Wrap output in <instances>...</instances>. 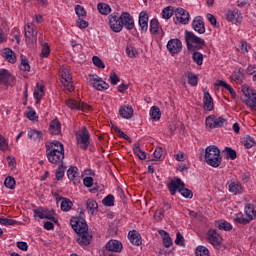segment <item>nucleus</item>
Listing matches in <instances>:
<instances>
[{
	"instance_id": "obj_18",
	"label": "nucleus",
	"mask_w": 256,
	"mask_h": 256,
	"mask_svg": "<svg viewBox=\"0 0 256 256\" xmlns=\"http://www.w3.org/2000/svg\"><path fill=\"white\" fill-rule=\"evenodd\" d=\"M77 171H79V169L75 166L70 167L67 171L68 179L73 181L74 185H79V183H81V179L79 178V173H77Z\"/></svg>"
},
{
	"instance_id": "obj_24",
	"label": "nucleus",
	"mask_w": 256,
	"mask_h": 256,
	"mask_svg": "<svg viewBox=\"0 0 256 256\" xmlns=\"http://www.w3.org/2000/svg\"><path fill=\"white\" fill-rule=\"evenodd\" d=\"M203 101H204L203 109L205 111H213V107H214L213 98L211 97V94H209V92L204 93Z\"/></svg>"
},
{
	"instance_id": "obj_38",
	"label": "nucleus",
	"mask_w": 256,
	"mask_h": 256,
	"mask_svg": "<svg viewBox=\"0 0 256 256\" xmlns=\"http://www.w3.org/2000/svg\"><path fill=\"white\" fill-rule=\"evenodd\" d=\"M188 77V83L192 87H197V83H199V78H197V75L193 74V72H187Z\"/></svg>"
},
{
	"instance_id": "obj_26",
	"label": "nucleus",
	"mask_w": 256,
	"mask_h": 256,
	"mask_svg": "<svg viewBox=\"0 0 256 256\" xmlns=\"http://www.w3.org/2000/svg\"><path fill=\"white\" fill-rule=\"evenodd\" d=\"M133 151L135 155H137V157L140 159V161H145V159H147V154H145V151L141 150L140 143L134 144Z\"/></svg>"
},
{
	"instance_id": "obj_49",
	"label": "nucleus",
	"mask_w": 256,
	"mask_h": 256,
	"mask_svg": "<svg viewBox=\"0 0 256 256\" xmlns=\"http://www.w3.org/2000/svg\"><path fill=\"white\" fill-rule=\"evenodd\" d=\"M27 109H28V112L26 113L27 119H29L30 121H37V119H39V117H37V112H35L33 108H31V106H28Z\"/></svg>"
},
{
	"instance_id": "obj_45",
	"label": "nucleus",
	"mask_w": 256,
	"mask_h": 256,
	"mask_svg": "<svg viewBox=\"0 0 256 256\" xmlns=\"http://www.w3.org/2000/svg\"><path fill=\"white\" fill-rule=\"evenodd\" d=\"M173 6H168L162 11L163 19H171L173 17Z\"/></svg>"
},
{
	"instance_id": "obj_36",
	"label": "nucleus",
	"mask_w": 256,
	"mask_h": 256,
	"mask_svg": "<svg viewBox=\"0 0 256 256\" xmlns=\"http://www.w3.org/2000/svg\"><path fill=\"white\" fill-rule=\"evenodd\" d=\"M37 88L38 89L34 90V97L36 99V103H39L43 95H45V87L37 85Z\"/></svg>"
},
{
	"instance_id": "obj_48",
	"label": "nucleus",
	"mask_w": 256,
	"mask_h": 256,
	"mask_svg": "<svg viewBox=\"0 0 256 256\" xmlns=\"http://www.w3.org/2000/svg\"><path fill=\"white\" fill-rule=\"evenodd\" d=\"M237 17H239V11L238 10H229L226 13V19L227 21H235V19H237Z\"/></svg>"
},
{
	"instance_id": "obj_17",
	"label": "nucleus",
	"mask_w": 256,
	"mask_h": 256,
	"mask_svg": "<svg viewBox=\"0 0 256 256\" xmlns=\"http://www.w3.org/2000/svg\"><path fill=\"white\" fill-rule=\"evenodd\" d=\"M139 27L142 33H147V29H149V14L145 11L139 14Z\"/></svg>"
},
{
	"instance_id": "obj_9",
	"label": "nucleus",
	"mask_w": 256,
	"mask_h": 256,
	"mask_svg": "<svg viewBox=\"0 0 256 256\" xmlns=\"http://www.w3.org/2000/svg\"><path fill=\"white\" fill-rule=\"evenodd\" d=\"M226 121L223 116L217 118L216 115H210L206 118V126L209 127V129H217L223 127Z\"/></svg>"
},
{
	"instance_id": "obj_27",
	"label": "nucleus",
	"mask_w": 256,
	"mask_h": 256,
	"mask_svg": "<svg viewBox=\"0 0 256 256\" xmlns=\"http://www.w3.org/2000/svg\"><path fill=\"white\" fill-rule=\"evenodd\" d=\"M215 85H216V87H223V89H226L227 91H229V93H230V95H232V97L237 96V93H235V90H233V87H231V85L227 84L225 81L217 80Z\"/></svg>"
},
{
	"instance_id": "obj_52",
	"label": "nucleus",
	"mask_w": 256,
	"mask_h": 256,
	"mask_svg": "<svg viewBox=\"0 0 256 256\" xmlns=\"http://www.w3.org/2000/svg\"><path fill=\"white\" fill-rule=\"evenodd\" d=\"M192 59L196 65H203V55L200 52L194 51Z\"/></svg>"
},
{
	"instance_id": "obj_40",
	"label": "nucleus",
	"mask_w": 256,
	"mask_h": 256,
	"mask_svg": "<svg viewBox=\"0 0 256 256\" xmlns=\"http://www.w3.org/2000/svg\"><path fill=\"white\" fill-rule=\"evenodd\" d=\"M179 193L184 197L185 199H193V191H191L188 188H185V186H182L179 189Z\"/></svg>"
},
{
	"instance_id": "obj_64",
	"label": "nucleus",
	"mask_w": 256,
	"mask_h": 256,
	"mask_svg": "<svg viewBox=\"0 0 256 256\" xmlns=\"http://www.w3.org/2000/svg\"><path fill=\"white\" fill-rule=\"evenodd\" d=\"M175 243L180 247H185V238L180 234V232L176 234Z\"/></svg>"
},
{
	"instance_id": "obj_29",
	"label": "nucleus",
	"mask_w": 256,
	"mask_h": 256,
	"mask_svg": "<svg viewBox=\"0 0 256 256\" xmlns=\"http://www.w3.org/2000/svg\"><path fill=\"white\" fill-rule=\"evenodd\" d=\"M86 209L93 215V213L99 209V204H97V201L93 199H88L86 201Z\"/></svg>"
},
{
	"instance_id": "obj_39",
	"label": "nucleus",
	"mask_w": 256,
	"mask_h": 256,
	"mask_svg": "<svg viewBox=\"0 0 256 256\" xmlns=\"http://www.w3.org/2000/svg\"><path fill=\"white\" fill-rule=\"evenodd\" d=\"M102 203L105 207H113V205H115V196L109 194L102 200Z\"/></svg>"
},
{
	"instance_id": "obj_47",
	"label": "nucleus",
	"mask_w": 256,
	"mask_h": 256,
	"mask_svg": "<svg viewBox=\"0 0 256 256\" xmlns=\"http://www.w3.org/2000/svg\"><path fill=\"white\" fill-rule=\"evenodd\" d=\"M196 256H209V249L205 246H198L195 251Z\"/></svg>"
},
{
	"instance_id": "obj_61",
	"label": "nucleus",
	"mask_w": 256,
	"mask_h": 256,
	"mask_svg": "<svg viewBox=\"0 0 256 256\" xmlns=\"http://www.w3.org/2000/svg\"><path fill=\"white\" fill-rule=\"evenodd\" d=\"M68 73H69V71L65 70L64 74H62V76H61L62 85H65L67 83H71V79H73V78H71V76Z\"/></svg>"
},
{
	"instance_id": "obj_8",
	"label": "nucleus",
	"mask_w": 256,
	"mask_h": 256,
	"mask_svg": "<svg viewBox=\"0 0 256 256\" xmlns=\"http://www.w3.org/2000/svg\"><path fill=\"white\" fill-rule=\"evenodd\" d=\"M109 26L114 33H121L123 31V24L121 23V16L119 13H112L108 16Z\"/></svg>"
},
{
	"instance_id": "obj_19",
	"label": "nucleus",
	"mask_w": 256,
	"mask_h": 256,
	"mask_svg": "<svg viewBox=\"0 0 256 256\" xmlns=\"http://www.w3.org/2000/svg\"><path fill=\"white\" fill-rule=\"evenodd\" d=\"M128 239L132 243V245H136V247H139L141 243H143V240L141 238V234L137 230H132L128 233Z\"/></svg>"
},
{
	"instance_id": "obj_20",
	"label": "nucleus",
	"mask_w": 256,
	"mask_h": 256,
	"mask_svg": "<svg viewBox=\"0 0 256 256\" xmlns=\"http://www.w3.org/2000/svg\"><path fill=\"white\" fill-rule=\"evenodd\" d=\"M2 57L8 61V63H17V56L15 55V52L11 50L10 48H5L2 53Z\"/></svg>"
},
{
	"instance_id": "obj_59",
	"label": "nucleus",
	"mask_w": 256,
	"mask_h": 256,
	"mask_svg": "<svg viewBox=\"0 0 256 256\" xmlns=\"http://www.w3.org/2000/svg\"><path fill=\"white\" fill-rule=\"evenodd\" d=\"M0 225H5L6 227L9 225H17V220L0 217Z\"/></svg>"
},
{
	"instance_id": "obj_43",
	"label": "nucleus",
	"mask_w": 256,
	"mask_h": 256,
	"mask_svg": "<svg viewBox=\"0 0 256 256\" xmlns=\"http://www.w3.org/2000/svg\"><path fill=\"white\" fill-rule=\"evenodd\" d=\"M76 15H78V19H85L87 17V11L81 5H76L75 7Z\"/></svg>"
},
{
	"instance_id": "obj_11",
	"label": "nucleus",
	"mask_w": 256,
	"mask_h": 256,
	"mask_svg": "<svg viewBox=\"0 0 256 256\" xmlns=\"http://www.w3.org/2000/svg\"><path fill=\"white\" fill-rule=\"evenodd\" d=\"M13 83H15V76H12L9 70L2 69L0 71V84L9 87V85H13Z\"/></svg>"
},
{
	"instance_id": "obj_46",
	"label": "nucleus",
	"mask_w": 256,
	"mask_h": 256,
	"mask_svg": "<svg viewBox=\"0 0 256 256\" xmlns=\"http://www.w3.org/2000/svg\"><path fill=\"white\" fill-rule=\"evenodd\" d=\"M42 51L40 54V57H49L51 54V48L49 47V44L47 42H42Z\"/></svg>"
},
{
	"instance_id": "obj_7",
	"label": "nucleus",
	"mask_w": 256,
	"mask_h": 256,
	"mask_svg": "<svg viewBox=\"0 0 256 256\" xmlns=\"http://www.w3.org/2000/svg\"><path fill=\"white\" fill-rule=\"evenodd\" d=\"M26 44L28 47H35L37 45V29L35 26L27 25L25 27Z\"/></svg>"
},
{
	"instance_id": "obj_56",
	"label": "nucleus",
	"mask_w": 256,
	"mask_h": 256,
	"mask_svg": "<svg viewBox=\"0 0 256 256\" xmlns=\"http://www.w3.org/2000/svg\"><path fill=\"white\" fill-rule=\"evenodd\" d=\"M92 62L98 69H105V63L98 56H93Z\"/></svg>"
},
{
	"instance_id": "obj_32",
	"label": "nucleus",
	"mask_w": 256,
	"mask_h": 256,
	"mask_svg": "<svg viewBox=\"0 0 256 256\" xmlns=\"http://www.w3.org/2000/svg\"><path fill=\"white\" fill-rule=\"evenodd\" d=\"M58 168L56 170L55 176L57 181H61L63 177H65V171L67 169V166L65 164H58Z\"/></svg>"
},
{
	"instance_id": "obj_51",
	"label": "nucleus",
	"mask_w": 256,
	"mask_h": 256,
	"mask_svg": "<svg viewBox=\"0 0 256 256\" xmlns=\"http://www.w3.org/2000/svg\"><path fill=\"white\" fill-rule=\"evenodd\" d=\"M47 145L52 146V149H55L57 147L56 151H61V149H65L63 146V143L60 141H52V142H46L45 147L47 148Z\"/></svg>"
},
{
	"instance_id": "obj_4",
	"label": "nucleus",
	"mask_w": 256,
	"mask_h": 256,
	"mask_svg": "<svg viewBox=\"0 0 256 256\" xmlns=\"http://www.w3.org/2000/svg\"><path fill=\"white\" fill-rule=\"evenodd\" d=\"M185 41L188 51H199L205 47V40L189 30L185 31Z\"/></svg>"
},
{
	"instance_id": "obj_55",
	"label": "nucleus",
	"mask_w": 256,
	"mask_h": 256,
	"mask_svg": "<svg viewBox=\"0 0 256 256\" xmlns=\"http://www.w3.org/2000/svg\"><path fill=\"white\" fill-rule=\"evenodd\" d=\"M33 213L34 217H39V219H45V213H47V211L45 210V208L39 207L37 209H34Z\"/></svg>"
},
{
	"instance_id": "obj_30",
	"label": "nucleus",
	"mask_w": 256,
	"mask_h": 256,
	"mask_svg": "<svg viewBox=\"0 0 256 256\" xmlns=\"http://www.w3.org/2000/svg\"><path fill=\"white\" fill-rule=\"evenodd\" d=\"M228 189L230 193H234V195H237V193H241L243 187L241 186V183L230 182L228 184Z\"/></svg>"
},
{
	"instance_id": "obj_16",
	"label": "nucleus",
	"mask_w": 256,
	"mask_h": 256,
	"mask_svg": "<svg viewBox=\"0 0 256 256\" xmlns=\"http://www.w3.org/2000/svg\"><path fill=\"white\" fill-rule=\"evenodd\" d=\"M192 27L196 33L203 35V33H205V23L203 22V17L196 16L192 22Z\"/></svg>"
},
{
	"instance_id": "obj_6",
	"label": "nucleus",
	"mask_w": 256,
	"mask_h": 256,
	"mask_svg": "<svg viewBox=\"0 0 256 256\" xmlns=\"http://www.w3.org/2000/svg\"><path fill=\"white\" fill-rule=\"evenodd\" d=\"M76 137L79 139L78 143L81 145V149L87 151L89 149V145L91 143V134H89V130H87V126L82 128V133H76Z\"/></svg>"
},
{
	"instance_id": "obj_62",
	"label": "nucleus",
	"mask_w": 256,
	"mask_h": 256,
	"mask_svg": "<svg viewBox=\"0 0 256 256\" xmlns=\"http://www.w3.org/2000/svg\"><path fill=\"white\" fill-rule=\"evenodd\" d=\"M9 149V144L7 143V140L3 135L0 134V150L1 151H7Z\"/></svg>"
},
{
	"instance_id": "obj_14",
	"label": "nucleus",
	"mask_w": 256,
	"mask_h": 256,
	"mask_svg": "<svg viewBox=\"0 0 256 256\" xmlns=\"http://www.w3.org/2000/svg\"><path fill=\"white\" fill-rule=\"evenodd\" d=\"M106 250L111 253H121L123 251V244L119 240H110L106 244Z\"/></svg>"
},
{
	"instance_id": "obj_41",
	"label": "nucleus",
	"mask_w": 256,
	"mask_h": 256,
	"mask_svg": "<svg viewBox=\"0 0 256 256\" xmlns=\"http://www.w3.org/2000/svg\"><path fill=\"white\" fill-rule=\"evenodd\" d=\"M92 87H94V89H97V91H105L109 87V83L102 80V82L92 83Z\"/></svg>"
},
{
	"instance_id": "obj_12",
	"label": "nucleus",
	"mask_w": 256,
	"mask_h": 256,
	"mask_svg": "<svg viewBox=\"0 0 256 256\" xmlns=\"http://www.w3.org/2000/svg\"><path fill=\"white\" fill-rule=\"evenodd\" d=\"M167 49L172 55H177V53H181L183 44L179 39H171L167 43Z\"/></svg>"
},
{
	"instance_id": "obj_37",
	"label": "nucleus",
	"mask_w": 256,
	"mask_h": 256,
	"mask_svg": "<svg viewBox=\"0 0 256 256\" xmlns=\"http://www.w3.org/2000/svg\"><path fill=\"white\" fill-rule=\"evenodd\" d=\"M98 11L101 13V15H109L111 13V6L105 3H99Z\"/></svg>"
},
{
	"instance_id": "obj_5",
	"label": "nucleus",
	"mask_w": 256,
	"mask_h": 256,
	"mask_svg": "<svg viewBox=\"0 0 256 256\" xmlns=\"http://www.w3.org/2000/svg\"><path fill=\"white\" fill-rule=\"evenodd\" d=\"M46 157L52 165H61L63 164V159H65V148L57 150L53 148L52 145H46Z\"/></svg>"
},
{
	"instance_id": "obj_34",
	"label": "nucleus",
	"mask_w": 256,
	"mask_h": 256,
	"mask_svg": "<svg viewBox=\"0 0 256 256\" xmlns=\"http://www.w3.org/2000/svg\"><path fill=\"white\" fill-rule=\"evenodd\" d=\"M150 117L154 121H159L161 119V110L157 106H152L150 109Z\"/></svg>"
},
{
	"instance_id": "obj_13",
	"label": "nucleus",
	"mask_w": 256,
	"mask_h": 256,
	"mask_svg": "<svg viewBox=\"0 0 256 256\" xmlns=\"http://www.w3.org/2000/svg\"><path fill=\"white\" fill-rule=\"evenodd\" d=\"M181 187H185V182H182L180 178H175V180H171L170 183L167 184L170 195H176L177 191L179 192Z\"/></svg>"
},
{
	"instance_id": "obj_53",
	"label": "nucleus",
	"mask_w": 256,
	"mask_h": 256,
	"mask_svg": "<svg viewBox=\"0 0 256 256\" xmlns=\"http://www.w3.org/2000/svg\"><path fill=\"white\" fill-rule=\"evenodd\" d=\"M253 145H255V138L251 137L250 135L244 137V146L246 149H251Z\"/></svg>"
},
{
	"instance_id": "obj_31",
	"label": "nucleus",
	"mask_w": 256,
	"mask_h": 256,
	"mask_svg": "<svg viewBox=\"0 0 256 256\" xmlns=\"http://www.w3.org/2000/svg\"><path fill=\"white\" fill-rule=\"evenodd\" d=\"M223 153H225L226 159H231V161L237 159V151L231 147H225Z\"/></svg>"
},
{
	"instance_id": "obj_33",
	"label": "nucleus",
	"mask_w": 256,
	"mask_h": 256,
	"mask_svg": "<svg viewBox=\"0 0 256 256\" xmlns=\"http://www.w3.org/2000/svg\"><path fill=\"white\" fill-rule=\"evenodd\" d=\"M159 20L157 18H153L150 21V33L153 35H159Z\"/></svg>"
},
{
	"instance_id": "obj_60",
	"label": "nucleus",
	"mask_w": 256,
	"mask_h": 256,
	"mask_svg": "<svg viewBox=\"0 0 256 256\" xmlns=\"http://www.w3.org/2000/svg\"><path fill=\"white\" fill-rule=\"evenodd\" d=\"M76 25L79 29H87L89 27V22L85 21V18H78Z\"/></svg>"
},
{
	"instance_id": "obj_63",
	"label": "nucleus",
	"mask_w": 256,
	"mask_h": 256,
	"mask_svg": "<svg viewBox=\"0 0 256 256\" xmlns=\"http://www.w3.org/2000/svg\"><path fill=\"white\" fill-rule=\"evenodd\" d=\"M231 77H232V80L235 81L236 83H242L243 81V74H241V71L233 72Z\"/></svg>"
},
{
	"instance_id": "obj_3",
	"label": "nucleus",
	"mask_w": 256,
	"mask_h": 256,
	"mask_svg": "<svg viewBox=\"0 0 256 256\" xmlns=\"http://www.w3.org/2000/svg\"><path fill=\"white\" fill-rule=\"evenodd\" d=\"M204 159L207 165H210V167H214V168L219 167L222 161L221 150L219 149V147L215 145H210L206 147Z\"/></svg>"
},
{
	"instance_id": "obj_28",
	"label": "nucleus",
	"mask_w": 256,
	"mask_h": 256,
	"mask_svg": "<svg viewBox=\"0 0 256 256\" xmlns=\"http://www.w3.org/2000/svg\"><path fill=\"white\" fill-rule=\"evenodd\" d=\"M216 227L220 229V231H231V229H233V225L225 220L216 222Z\"/></svg>"
},
{
	"instance_id": "obj_50",
	"label": "nucleus",
	"mask_w": 256,
	"mask_h": 256,
	"mask_svg": "<svg viewBox=\"0 0 256 256\" xmlns=\"http://www.w3.org/2000/svg\"><path fill=\"white\" fill-rule=\"evenodd\" d=\"M244 103L247 105V107H250V109H253L256 111V94L252 96L251 98H247Z\"/></svg>"
},
{
	"instance_id": "obj_42",
	"label": "nucleus",
	"mask_w": 256,
	"mask_h": 256,
	"mask_svg": "<svg viewBox=\"0 0 256 256\" xmlns=\"http://www.w3.org/2000/svg\"><path fill=\"white\" fill-rule=\"evenodd\" d=\"M66 105L69 107V109H81V102L73 99L66 100Z\"/></svg>"
},
{
	"instance_id": "obj_35",
	"label": "nucleus",
	"mask_w": 256,
	"mask_h": 256,
	"mask_svg": "<svg viewBox=\"0 0 256 256\" xmlns=\"http://www.w3.org/2000/svg\"><path fill=\"white\" fill-rule=\"evenodd\" d=\"M29 139H33V141H41L43 139V132L37 130H30L28 132Z\"/></svg>"
},
{
	"instance_id": "obj_10",
	"label": "nucleus",
	"mask_w": 256,
	"mask_h": 256,
	"mask_svg": "<svg viewBox=\"0 0 256 256\" xmlns=\"http://www.w3.org/2000/svg\"><path fill=\"white\" fill-rule=\"evenodd\" d=\"M120 21L122 24V27H125L128 31H131V29L135 28V21L133 20V16L129 14L128 12H122L120 15Z\"/></svg>"
},
{
	"instance_id": "obj_15",
	"label": "nucleus",
	"mask_w": 256,
	"mask_h": 256,
	"mask_svg": "<svg viewBox=\"0 0 256 256\" xmlns=\"http://www.w3.org/2000/svg\"><path fill=\"white\" fill-rule=\"evenodd\" d=\"M176 19L179 21V23H182V25H187L189 23V12L183 8H177L176 11Z\"/></svg>"
},
{
	"instance_id": "obj_1",
	"label": "nucleus",
	"mask_w": 256,
	"mask_h": 256,
	"mask_svg": "<svg viewBox=\"0 0 256 256\" xmlns=\"http://www.w3.org/2000/svg\"><path fill=\"white\" fill-rule=\"evenodd\" d=\"M70 225L78 235L77 243L82 247L90 245L93 236L89 235V226L87 225V221H85L83 217H77L70 220Z\"/></svg>"
},
{
	"instance_id": "obj_22",
	"label": "nucleus",
	"mask_w": 256,
	"mask_h": 256,
	"mask_svg": "<svg viewBox=\"0 0 256 256\" xmlns=\"http://www.w3.org/2000/svg\"><path fill=\"white\" fill-rule=\"evenodd\" d=\"M133 113V107H131V105H125L119 109V115L123 119H131V117H133Z\"/></svg>"
},
{
	"instance_id": "obj_25",
	"label": "nucleus",
	"mask_w": 256,
	"mask_h": 256,
	"mask_svg": "<svg viewBox=\"0 0 256 256\" xmlns=\"http://www.w3.org/2000/svg\"><path fill=\"white\" fill-rule=\"evenodd\" d=\"M59 201H61L60 207L62 211H71V207H73V202L71 200L61 197L57 200V203H59Z\"/></svg>"
},
{
	"instance_id": "obj_23",
	"label": "nucleus",
	"mask_w": 256,
	"mask_h": 256,
	"mask_svg": "<svg viewBox=\"0 0 256 256\" xmlns=\"http://www.w3.org/2000/svg\"><path fill=\"white\" fill-rule=\"evenodd\" d=\"M49 131L52 135L61 134V122L58 119H54L50 122Z\"/></svg>"
},
{
	"instance_id": "obj_54",
	"label": "nucleus",
	"mask_w": 256,
	"mask_h": 256,
	"mask_svg": "<svg viewBox=\"0 0 256 256\" xmlns=\"http://www.w3.org/2000/svg\"><path fill=\"white\" fill-rule=\"evenodd\" d=\"M15 183V178L12 176H8L4 181V185L7 189H15Z\"/></svg>"
},
{
	"instance_id": "obj_58",
	"label": "nucleus",
	"mask_w": 256,
	"mask_h": 256,
	"mask_svg": "<svg viewBox=\"0 0 256 256\" xmlns=\"http://www.w3.org/2000/svg\"><path fill=\"white\" fill-rule=\"evenodd\" d=\"M55 210H49L48 214H44V219H48L49 221H53V223H59V220L55 218Z\"/></svg>"
},
{
	"instance_id": "obj_57",
	"label": "nucleus",
	"mask_w": 256,
	"mask_h": 256,
	"mask_svg": "<svg viewBox=\"0 0 256 256\" xmlns=\"http://www.w3.org/2000/svg\"><path fill=\"white\" fill-rule=\"evenodd\" d=\"M21 69L22 71H31L29 60L23 56H21Z\"/></svg>"
},
{
	"instance_id": "obj_21",
	"label": "nucleus",
	"mask_w": 256,
	"mask_h": 256,
	"mask_svg": "<svg viewBox=\"0 0 256 256\" xmlns=\"http://www.w3.org/2000/svg\"><path fill=\"white\" fill-rule=\"evenodd\" d=\"M208 241L214 246L217 247L221 245V236L215 230H210L208 232Z\"/></svg>"
},
{
	"instance_id": "obj_2",
	"label": "nucleus",
	"mask_w": 256,
	"mask_h": 256,
	"mask_svg": "<svg viewBox=\"0 0 256 256\" xmlns=\"http://www.w3.org/2000/svg\"><path fill=\"white\" fill-rule=\"evenodd\" d=\"M245 214L243 212L236 213L233 219L236 223L240 225H249L256 217V206L255 204H247L244 208Z\"/></svg>"
},
{
	"instance_id": "obj_44",
	"label": "nucleus",
	"mask_w": 256,
	"mask_h": 256,
	"mask_svg": "<svg viewBox=\"0 0 256 256\" xmlns=\"http://www.w3.org/2000/svg\"><path fill=\"white\" fill-rule=\"evenodd\" d=\"M242 93H244L245 97L251 99V97H255L256 93L251 89L248 85L242 86Z\"/></svg>"
}]
</instances>
